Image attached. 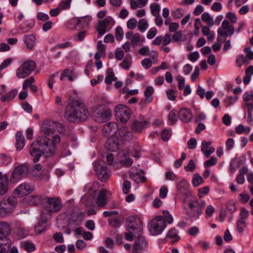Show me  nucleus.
<instances>
[{
  "label": "nucleus",
  "mask_w": 253,
  "mask_h": 253,
  "mask_svg": "<svg viewBox=\"0 0 253 253\" xmlns=\"http://www.w3.org/2000/svg\"><path fill=\"white\" fill-rule=\"evenodd\" d=\"M211 142H206L203 140L202 142L201 151L205 154L206 158H209L210 156L213 153L215 149L213 147H211Z\"/></svg>",
  "instance_id": "29"
},
{
  "label": "nucleus",
  "mask_w": 253,
  "mask_h": 253,
  "mask_svg": "<svg viewBox=\"0 0 253 253\" xmlns=\"http://www.w3.org/2000/svg\"><path fill=\"white\" fill-rule=\"evenodd\" d=\"M77 25L80 27L85 28L88 27L91 22V18L89 16H85L80 18L75 17Z\"/></svg>",
  "instance_id": "32"
},
{
  "label": "nucleus",
  "mask_w": 253,
  "mask_h": 253,
  "mask_svg": "<svg viewBox=\"0 0 253 253\" xmlns=\"http://www.w3.org/2000/svg\"><path fill=\"white\" fill-rule=\"evenodd\" d=\"M72 0H64L60 1L58 7L61 10H67L71 7Z\"/></svg>",
  "instance_id": "50"
},
{
  "label": "nucleus",
  "mask_w": 253,
  "mask_h": 253,
  "mask_svg": "<svg viewBox=\"0 0 253 253\" xmlns=\"http://www.w3.org/2000/svg\"><path fill=\"white\" fill-rule=\"evenodd\" d=\"M138 53L142 56H149L152 59H155L156 61L158 60V52L156 50H152L150 52L149 48L148 46H145L140 48L138 50Z\"/></svg>",
  "instance_id": "28"
},
{
  "label": "nucleus",
  "mask_w": 253,
  "mask_h": 253,
  "mask_svg": "<svg viewBox=\"0 0 253 253\" xmlns=\"http://www.w3.org/2000/svg\"><path fill=\"white\" fill-rule=\"evenodd\" d=\"M178 117L183 123H189L193 118V115L190 109L183 108L181 109L178 113Z\"/></svg>",
  "instance_id": "24"
},
{
  "label": "nucleus",
  "mask_w": 253,
  "mask_h": 253,
  "mask_svg": "<svg viewBox=\"0 0 253 253\" xmlns=\"http://www.w3.org/2000/svg\"><path fill=\"white\" fill-rule=\"evenodd\" d=\"M117 78L112 69L109 68L107 71V76L105 77V82L107 84H112L113 81H116Z\"/></svg>",
  "instance_id": "38"
},
{
  "label": "nucleus",
  "mask_w": 253,
  "mask_h": 253,
  "mask_svg": "<svg viewBox=\"0 0 253 253\" xmlns=\"http://www.w3.org/2000/svg\"><path fill=\"white\" fill-rule=\"evenodd\" d=\"M141 233H138L136 231H133L131 233L130 232L126 233L125 234V238L128 241H132L133 240V237L137 236L138 235H140Z\"/></svg>",
  "instance_id": "56"
},
{
  "label": "nucleus",
  "mask_w": 253,
  "mask_h": 253,
  "mask_svg": "<svg viewBox=\"0 0 253 253\" xmlns=\"http://www.w3.org/2000/svg\"><path fill=\"white\" fill-rule=\"evenodd\" d=\"M115 112L117 121L124 123H126L130 119L131 114L130 108L124 105L116 106Z\"/></svg>",
  "instance_id": "6"
},
{
  "label": "nucleus",
  "mask_w": 253,
  "mask_h": 253,
  "mask_svg": "<svg viewBox=\"0 0 253 253\" xmlns=\"http://www.w3.org/2000/svg\"><path fill=\"white\" fill-rule=\"evenodd\" d=\"M175 91L172 89H169L166 92L168 98L171 101H174L176 99Z\"/></svg>",
  "instance_id": "63"
},
{
  "label": "nucleus",
  "mask_w": 253,
  "mask_h": 253,
  "mask_svg": "<svg viewBox=\"0 0 253 253\" xmlns=\"http://www.w3.org/2000/svg\"><path fill=\"white\" fill-rule=\"evenodd\" d=\"M249 216V212L245 208H243L240 210L238 219L246 220Z\"/></svg>",
  "instance_id": "52"
},
{
  "label": "nucleus",
  "mask_w": 253,
  "mask_h": 253,
  "mask_svg": "<svg viewBox=\"0 0 253 253\" xmlns=\"http://www.w3.org/2000/svg\"><path fill=\"white\" fill-rule=\"evenodd\" d=\"M88 114V109L83 103L73 100L66 106L64 117L70 122L78 123L85 121Z\"/></svg>",
  "instance_id": "2"
},
{
  "label": "nucleus",
  "mask_w": 253,
  "mask_h": 253,
  "mask_svg": "<svg viewBox=\"0 0 253 253\" xmlns=\"http://www.w3.org/2000/svg\"><path fill=\"white\" fill-rule=\"evenodd\" d=\"M141 169H138L136 168H131L129 170V175L130 179L137 183L145 182L146 178L141 175Z\"/></svg>",
  "instance_id": "20"
},
{
  "label": "nucleus",
  "mask_w": 253,
  "mask_h": 253,
  "mask_svg": "<svg viewBox=\"0 0 253 253\" xmlns=\"http://www.w3.org/2000/svg\"><path fill=\"white\" fill-rule=\"evenodd\" d=\"M120 140L122 143L123 141H130L132 139L133 135L131 131H129L126 126L121 127L119 130Z\"/></svg>",
  "instance_id": "25"
},
{
  "label": "nucleus",
  "mask_w": 253,
  "mask_h": 253,
  "mask_svg": "<svg viewBox=\"0 0 253 253\" xmlns=\"http://www.w3.org/2000/svg\"><path fill=\"white\" fill-rule=\"evenodd\" d=\"M11 233V227L6 222L0 221V236L7 237Z\"/></svg>",
  "instance_id": "30"
},
{
  "label": "nucleus",
  "mask_w": 253,
  "mask_h": 253,
  "mask_svg": "<svg viewBox=\"0 0 253 253\" xmlns=\"http://www.w3.org/2000/svg\"><path fill=\"white\" fill-rule=\"evenodd\" d=\"M11 245V241L7 237H0V253H7Z\"/></svg>",
  "instance_id": "26"
},
{
  "label": "nucleus",
  "mask_w": 253,
  "mask_h": 253,
  "mask_svg": "<svg viewBox=\"0 0 253 253\" xmlns=\"http://www.w3.org/2000/svg\"><path fill=\"white\" fill-rule=\"evenodd\" d=\"M148 242L144 237L138 235L133 245V253H142L147 250Z\"/></svg>",
  "instance_id": "11"
},
{
  "label": "nucleus",
  "mask_w": 253,
  "mask_h": 253,
  "mask_svg": "<svg viewBox=\"0 0 253 253\" xmlns=\"http://www.w3.org/2000/svg\"><path fill=\"white\" fill-rule=\"evenodd\" d=\"M178 232L175 228H171L169 230L167 235V237L172 239V242H176L180 240L178 236Z\"/></svg>",
  "instance_id": "36"
},
{
  "label": "nucleus",
  "mask_w": 253,
  "mask_h": 253,
  "mask_svg": "<svg viewBox=\"0 0 253 253\" xmlns=\"http://www.w3.org/2000/svg\"><path fill=\"white\" fill-rule=\"evenodd\" d=\"M141 65L145 69H148L152 66V61L151 59L145 58L141 61Z\"/></svg>",
  "instance_id": "59"
},
{
  "label": "nucleus",
  "mask_w": 253,
  "mask_h": 253,
  "mask_svg": "<svg viewBox=\"0 0 253 253\" xmlns=\"http://www.w3.org/2000/svg\"><path fill=\"white\" fill-rule=\"evenodd\" d=\"M127 224V227L129 230L136 231L138 233H142V223L139 218L136 216H128L126 220Z\"/></svg>",
  "instance_id": "12"
},
{
  "label": "nucleus",
  "mask_w": 253,
  "mask_h": 253,
  "mask_svg": "<svg viewBox=\"0 0 253 253\" xmlns=\"http://www.w3.org/2000/svg\"><path fill=\"white\" fill-rule=\"evenodd\" d=\"M126 38L130 40V44L133 47L138 45H141L145 41L144 38L142 37L139 33L134 34L133 31L126 32Z\"/></svg>",
  "instance_id": "17"
},
{
  "label": "nucleus",
  "mask_w": 253,
  "mask_h": 253,
  "mask_svg": "<svg viewBox=\"0 0 253 253\" xmlns=\"http://www.w3.org/2000/svg\"><path fill=\"white\" fill-rule=\"evenodd\" d=\"M32 192V186L30 184L24 183L18 186L14 191L15 194L21 197L30 194Z\"/></svg>",
  "instance_id": "23"
},
{
  "label": "nucleus",
  "mask_w": 253,
  "mask_h": 253,
  "mask_svg": "<svg viewBox=\"0 0 253 253\" xmlns=\"http://www.w3.org/2000/svg\"><path fill=\"white\" fill-rule=\"evenodd\" d=\"M122 144L121 140L117 136H113L108 138L105 148L109 151L115 152L119 149Z\"/></svg>",
  "instance_id": "16"
},
{
  "label": "nucleus",
  "mask_w": 253,
  "mask_h": 253,
  "mask_svg": "<svg viewBox=\"0 0 253 253\" xmlns=\"http://www.w3.org/2000/svg\"><path fill=\"white\" fill-rule=\"evenodd\" d=\"M83 220V214L81 212H75L72 213L68 221V225L70 227L74 228L81 224Z\"/></svg>",
  "instance_id": "22"
},
{
  "label": "nucleus",
  "mask_w": 253,
  "mask_h": 253,
  "mask_svg": "<svg viewBox=\"0 0 253 253\" xmlns=\"http://www.w3.org/2000/svg\"><path fill=\"white\" fill-rule=\"evenodd\" d=\"M29 168L26 164L19 165L15 167L12 172L10 181L16 182L26 177L29 173Z\"/></svg>",
  "instance_id": "7"
},
{
  "label": "nucleus",
  "mask_w": 253,
  "mask_h": 253,
  "mask_svg": "<svg viewBox=\"0 0 253 253\" xmlns=\"http://www.w3.org/2000/svg\"><path fill=\"white\" fill-rule=\"evenodd\" d=\"M92 117L97 123H105L111 119L112 112L107 104H99L92 108Z\"/></svg>",
  "instance_id": "3"
},
{
  "label": "nucleus",
  "mask_w": 253,
  "mask_h": 253,
  "mask_svg": "<svg viewBox=\"0 0 253 253\" xmlns=\"http://www.w3.org/2000/svg\"><path fill=\"white\" fill-rule=\"evenodd\" d=\"M206 204L204 201L200 200L194 201L188 204V207L190 209V216L191 217L197 219L202 213Z\"/></svg>",
  "instance_id": "8"
},
{
  "label": "nucleus",
  "mask_w": 253,
  "mask_h": 253,
  "mask_svg": "<svg viewBox=\"0 0 253 253\" xmlns=\"http://www.w3.org/2000/svg\"><path fill=\"white\" fill-rule=\"evenodd\" d=\"M62 207L61 201L56 198H47L45 209L49 212L59 211Z\"/></svg>",
  "instance_id": "10"
},
{
  "label": "nucleus",
  "mask_w": 253,
  "mask_h": 253,
  "mask_svg": "<svg viewBox=\"0 0 253 253\" xmlns=\"http://www.w3.org/2000/svg\"><path fill=\"white\" fill-rule=\"evenodd\" d=\"M46 223L45 220H42L39 222L35 227V231L37 234H41L44 231L46 228Z\"/></svg>",
  "instance_id": "42"
},
{
  "label": "nucleus",
  "mask_w": 253,
  "mask_h": 253,
  "mask_svg": "<svg viewBox=\"0 0 253 253\" xmlns=\"http://www.w3.org/2000/svg\"><path fill=\"white\" fill-rule=\"evenodd\" d=\"M150 123L143 118L134 120L131 126L132 130L135 133H141L143 129L149 126Z\"/></svg>",
  "instance_id": "15"
},
{
  "label": "nucleus",
  "mask_w": 253,
  "mask_h": 253,
  "mask_svg": "<svg viewBox=\"0 0 253 253\" xmlns=\"http://www.w3.org/2000/svg\"><path fill=\"white\" fill-rule=\"evenodd\" d=\"M161 216H163V219L166 221V224H170L173 222V217L168 211H163V215Z\"/></svg>",
  "instance_id": "46"
},
{
  "label": "nucleus",
  "mask_w": 253,
  "mask_h": 253,
  "mask_svg": "<svg viewBox=\"0 0 253 253\" xmlns=\"http://www.w3.org/2000/svg\"><path fill=\"white\" fill-rule=\"evenodd\" d=\"M154 92L153 87L152 86H148L144 91V96L145 101L147 103H150L153 100V97L152 96Z\"/></svg>",
  "instance_id": "34"
},
{
  "label": "nucleus",
  "mask_w": 253,
  "mask_h": 253,
  "mask_svg": "<svg viewBox=\"0 0 253 253\" xmlns=\"http://www.w3.org/2000/svg\"><path fill=\"white\" fill-rule=\"evenodd\" d=\"M18 204V200L14 196H5L0 202V215L5 217L12 213Z\"/></svg>",
  "instance_id": "4"
},
{
  "label": "nucleus",
  "mask_w": 253,
  "mask_h": 253,
  "mask_svg": "<svg viewBox=\"0 0 253 253\" xmlns=\"http://www.w3.org/2000/svg\"><path fill=\"white\" fill-rule=\"evenodd\" d=\"M94 169L98 179L102 182H106L110 176V172L105 166H102L100 161H95L93 163Z\"/></svg>",
  "instance_id": "9"
},
{
  "label": "nucleus",
  "mask_w": 253,
  "mask_h": 253,
  "mask_svg": "<svg viewBox=\"0 0 253 253\" xmlns=\"http://www.w3.org/2000/svg\"><path fill=\"white\" fill-rule=\"evenodd\" d=\"M184 10L182 8H177L171 11V15L175 19L182 18L184 15Z\"/></svg>",
  "instance_id": "45"
},
{
  "label": "nucleus",
  "mask_w": 253,
  "mask_h": 253,
  "mask_svg": "<svg viewBox=\"0 0 253 253\" xmlns=\"http://www.w3.org/2000/svg\"><path fill=\"white\" fill-rule=\"evenodd\" d=\"M43 199L41 195H33V206H39L42 202Z\"/></svg>",
  "instance_id": "55"
},
{
  "label": "nucleus",
  "mask_w": 253,
  "mask_h": 253,
  "mask_svg": "<svg viewBox=\"0 0 253 253\" xmlns=\"http://www.w3.org/2000/svg\"><path fill=\"white\" fill-rule=\"evenodd\" d=\"M178 113L175 109L171 110L168 115L169 122L171 125H174L177 121V114Z\"/></svg>",
  "instance_id": "39"
},
{
  "label": "nucleus",
  "mask_w": 253,
  "mask_h": 253,
  "mask_svg": "<svg viewBox=\"0 0 253 253\" xmlns=\"http://www.w3.org/2000/svg\"><path fill=\"white\" fill-rule=\"evenodd\" d=\"M8 175L0 180V195H3L6 193L8 190Z\"/></svg>",
  "instance_id": "33"
},
{
  "label": "nucleus",
  "mask_w": 253,
  "mask_h": 253,
  "mask_svg": "<svg viewBox=\"0 0 253 253\" xmlns=\"http://www.w3.org/2000/svg\"><path fill=\"white\" fill-rule=\"evenodd\" d=\"M118 125L115 122H109L105 124L102 128V131L105 137H111L118 131Z\"/></svg>",
  "instance_id": "18"
},
{
  "label": "nucleus",
  "mask_w": 253,
  "mask_h": 253,
  "mask_svg": "<svg viewBox=\"0 0 253 253\" xmlns=\"http://www.w3.org/2000/svg\"><path fill=\"white\" fill-rule=\"evenodd\" d=\"M167 227L163 216H157L152 219L149 223V230L153 235H158L162 233Z\"/></svg>",
  "instance_id": "5"
},
{
  "label": "nucleus",
  "mask_w": 253,
  "mask_h": 253,
  "mask_svg": "<svg viewBox=\"0 0 253 253\" xmlns=\"http://www.w3.org/2000/svg\"><path fill=\"white\" fill-rule=\"evenodd\" d=\"M21 247L28 253L32 252V243L29 241H23L21 243Z\"/></svg>",
  "instance_id": "58"
},
{
  "label": "nucleus",
  "mask_w": 253,
  "mask_h": 253,
  "mask_svg": "<svg viewBox=\"0 0 253 253\" xmlns=\"http://www.w3.org/2000/svg\"><path fill=\"white\" fill-rule=\"evenodd\" d=\"M202 20L207 23L209 25L212 26L213 24L212 18L211 17L208 13L205 12L202 15Z\"/></svg>",
  "instance_id": "53"
},
{
  "label": "nucleus",
  "mask_w": 253,
  "mask_h": 253,
  "mask_svg": "<svg viewBox=\"0 0 253 253\" xmlns=\"http://www.w3.org/2000/svg\"><path fill=\"white\" fill-rule=\"evenodd\" d=\"M203 182V180L202 177L198 173H196L194 174L193 176L192 179V184L195 187H198L199 186L202 182Z\"/></svg>",
  "instance_id": "49"
},
{
  "label": "nucleus",
  "mask_w": 253,
  "mask_h": 253,
  "mask_svg": "<svg viewBox=\"0 0 253 253\" xmlns=\"http://www.w3.org/2000/svg\"><path fill=\"white\" fill-rule=\"evenodd\" d=\"M238 198L241 203L245 204L249 201L250 196L248 194H240Z\"/></svg>",
  "instance_id": "60"
},
{
  "label": "nucleus",
  "mask_w": 253,
  "mask_h": 253,
  "mask_svg": "<svg viewBox=\"0 0 253 253\" xmlns=\"http://www.w3.org/2000/svg\"><path fill=\"white\" fill-rule=\"evenodd\" d=\"M248 224L246 220L238 219L236 222V229L238 232L242 233L247 227Z\"/></svg>",
  "instance_id": "43"
},
{
  "label": "nucleus",
  "mask_w": 253,
  "mask_h": 253,
  "mask_svg": "<svg viewBox=\"0 0 253 253\" xmlns=\"http://www.w3.org/2000/svg\"><path fill=\"white\" fill-rule=\"evenodd\" d=\"M124 36V31L121 26H117L115 29V37L117 41H121Z\"/></svg>",
  "instance_id": "51"
},
{
  "label": "nucleus",
  "mask_w": 253,
  "mask_h": 253,
  "mask_svg": "<svg viewBox=\"0 0 253 253\" xmlns=\"http://www.w3.org/2000/svg\"><path fill=\"white\" fill-rule=\"evenodd\" d=\"M151 14L154 16L160 15V6L157 3L151 4L150 6Z\"/></svg>",
  "instance_id": "47"
},
{
  "label": "nucleus",
  "mask_w": 253,
  "mask_h": 253,
  "mask_svg": "<svg viewBox=\"0 0 253 253\" xmlns=\"http://www.w3.org/2000/svg\"><path fill=\"white\" fill-rule=\"evenodd\" d=\"M16 147L18 151L21 150L25 145V139L21 131H18L16 133Z\"/></svg>",
  "instance_id": "31"
},
{
  "label": "nucleus",
  "mask_w": 253,
  "mask_h": 253,
  "mask_svg": "<svg viewBox=\"0 0 253 253\" xmlns=\"http://www.w3.org/2000/svg\"><path fill=\"white\" fill-rule=\"evenodd\" d=\"M137 23V20L134 18H131L127 22V27L129 29L133 30L136 28Z\"/></svg>",
  "instance_id": "61"
},
{
  "label": "nucleus",
  "mask_w": 253,
  "mask_h": 253,
  "mask_svg": "<svg viewBox=\"0 0 253 253\" xmlns=\"http://www.w3.org/2000/svg\"><path fill=\"white\" fill-rule=\"evenodd\" d=\"M109 224L114 227H119L120 225V220L118 217L111 218L109 220Z\"/></svg>",
  "instance_id": "64"
},
{
  "label": "nucleus",
  "mask_w": 253,
  "mask_h": 253,
  "mask_svg": "<svg viewBox=\"0 0 253 253\" xmlns=\"http://www.w3.org/2000/svg\"><path fill=\"white\" fill-rule=\"evenodd\" d=\"M217 160L216 158L211 157L209 160L205 162L204 166L205 168L214 166L217 163Z\"/></svg>",
  "instance_id": "57"
},
{
  "label": "nucleus",
  "mask_w": 253,
  "mask_h": 253,
  "mask_svg": "<svg viewBox=\"0 0 253 253\" xmlns=\"http://www.w3.org/2000/svg\"><path fill=\"white\" fill-rule=\"evenodd\" d=\"M235 31L234 27L233 25L230 24L229 22L224 20L221 24V27L217 30L218 35L223 38L232 36Z\"/></svg>",
  "instance_id": "13"
},
{
  "label": "nucleus",
  "mask_w": 253,
  "mask_h": 253,
  "mask_svg": "<svg viewBox=\"0 0 253 253\" xmlns=\"http://www.w3.org/2000/svg\"><path fill=\"white\" fill-rule=\"evenodd\" d=\"M107 191L105 189H103L99 191L96 199V204L98 207L102 208L107 204Z\"/></svg>",
  "instance_id": "27"
},
{
  "label": "nucleus",
  "mask_w": 253,
  "mask_h": 253,
  "mask_svg": "<svg viewBox=\"0 0 253 253\" xmlns=\"http://www.w3.org/2000/svg\"><path fill=\"white\" fill-rule=\"evenodd\" d=\"M53 239L55 241L59 243H62L64 242V238L63 234L61 232H57L53 234Z\"/></svg>",
  "instance_id": "62"
},
{
  "label": "nucleus",
  "mask_w": 253,
  "mask_h": 253,
  "mask_svg": "<svg viewBox=\"0 0 253 253\" xmlns=\"http://www.w3.org/2000/svg\"><path fill=\"white\" fill-rule=\"evenodd\" d=\"M249 61L247 57L243 55H240L237 56L236 60V63L238 67L242 66L243 64H248Z\"/></svg>",
  "instance_id": "48"
},
{
  "label": "nucleus",
  "mask_w": 253,
  "mask_h": 253,
  "mask_svg": "<svg viewBox=\"0 0 253 253\" xmlns=\"http://www.w3.org/2000/svg\"><path fill=\"white\" fill-rule=\"evenodd\" d=\"M148 27V24L146 19L142 18L138 23V29L140 32H144Z\"/></svg>",
  "instance_id": "41"
},
{
  "label": "nucleus",
  "mask_w": 253,
  "mask_h": 253,
  "mask_svg": "<svg viewBox=\"0 0 253 253\" xmlns=\"http://www.w3.org/2000/svg\"><path fill=\"white\" fill-rule=\"evenodd\" d=\"M130 188H131L130 182L127 179L124 180L123 184V193L125 194H128L130 191Z\"/></svg>",
  "instance_id": "54"
},
{
  "label": "nucleus",
  "mask_w": 253,
  "mask_h": 253,
  "mask_svg": "<svg viewBox=\"0 0 253 253\" xmlns=\"http://www.w3.org/2000/svg\"><path fill=\"white\" fill-rule=\"evenodd\" d=\"M176 188L177 194L180 196L190 195L189 184L185 179H182L177 183Z\"/></svg>",
  "instance_id": "21"
},
{
  "label": "nucleus",
  "mask_w": 253,
  "mask_h": 253,
  "mask_svg": "<svg viewBox=\"0 0 253 253\" xmlns=\"http://www.w3.org/2000/svg\"><path fill=\"white\" fill-rule=\"evenodd\" d=\"M87 34V31L86 30L80 31L73 36V40L76 42H82L84 40Z\"/></svg>",
  "instance_id": "44"
},
{
  "label": "nucleus",
  "mask_w": 253,
  "mask_h": 253,
  "mask_svg": "<svg viewBox=\"0 0 253 253\" xmlns=\"http://www.w3.org/2000/svg\"><path fill=\"white\" fill-rule=\"evenodd\" d=\"M18 91L16 89L12 90L8 92L5 95L2 96L1 97V101L2 102H8L12 100L14 97L17 95Z\"/></svg>",
  "instance_id": "37"
},
{
  "label": "nucleus",
  "mask_w": 253,
  "mask_h": 253,
  "mask_svg": "<svg viewBox=\"0 0 253 253\" xmlns=\"http://www.w3.org/2000/svg\"><path fill=\"white\" fill-rule=\"evenodd\" d=\"M73 71L70 69H65L62 71L61 77H60V80L61 81H64L65 80V78H67L68 80L69 81H73L74 80L73 77Z\"/></svg>",
  "instance_id": "40"
},
{
  "label": "nucleus",
  "mask_w": 253,
  "mask_h": 253,
  "mask_svg": "<svg viewBox=\"0 0 253 253\" xmlns=\"http://www.w3.org/2000/svg\"><path fill=\"white\" fill-rule=\"evenodd\" d=\"M54 123L47 122L44 123L42 126L43 131L46 135H49L51 133H53L54 131V128L53 126Z\"/></svg>",
  "instance_id": "35"
},
{
  "label": "nucleus",
  "mask_w": 253,
  "mask_h": 253,
  "mask_svg": "<svg viewBox=\"0 0 253 253\" xmlns=\"http://www.w3.org/2000/svg\"><path fill=\"white\" fill-rule=\"evenodd\" d=\"M60 142V137L59 135L53 136L51 141L45 136L38 137L36 140V145L38 146V148H33V162H38L42 155L45 157L53 156L56 151V145Z\"/></svg>",
  "instance_id": "1"
},
{
  "label": "nucleus",
  "mask_w": 253,
  "mask_h": 253,
  "mask_svg": "<svg viewBox=\"0 0 253 253\" xmlns=\"http://www.w3.org/2000/svg\"><path fill=\"white\" fill-rule=\"evenodd\" d=\"M115 21L111 16H108L103 20L99 21L96 30L100 36L103 35L106 32L107 27L110 25L113 26Z\"/></svg>",
  "instance_id": "14"
},
{
  "label": "nucleus",
  "mask_w": 253,
  "mask_h": 253,
  "mask_svg": "<svg viewBox=\"0 0 253 253\" xmlns=\"http://www.w3.org/2000/svg\"><path fill=\"white\" fill-rule=\"evenodd\" d=\"M32 71V61H28L24 63L17 70L16 75L19 78H24L31 74Z\"/></svg>",
  "instance_id": "19"
}]
</instances>
